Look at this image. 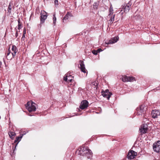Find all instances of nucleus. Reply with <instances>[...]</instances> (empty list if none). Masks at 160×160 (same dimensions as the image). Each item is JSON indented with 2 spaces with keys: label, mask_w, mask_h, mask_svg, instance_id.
<instances>
[{
  "label": "nucleus",
  "mask_w": 160,
  "mask_h": 160,
  "mask_svg": "<svg viewBox=\"0 0 160 160\" xmlns=\"http://www.w3.org/2000/svg\"><path fill=\"white\" fill-rule=\"evenodd\" d=\"M78 154L82 156H85L88 159H91L92 157V153L91 151L88 147H82L79 150Z\"/></svg>",
  "instance_id": "1"
},
{
  "label": "nucleus",
  "mask_w": 160,
  "mask_h": 160,
  "mask_svg": "<svg viewBox=\"0 0 160 160\" xmlns=\"http://www.w3.org/2000/svg\"><path fill=\"white\" fill-rule=\"evenodd\" d=\"M35 103L32 102H27L26 105V108L29 112L36 111V108L35 106Z\"/></svg>",
  "instance_id": "2"
},
{
  "label": "nucleus",
  "mask_w": 160,
  "mask_h": 160,
  "mask_svg": "<svg viewBox=\"0 0 160 160\" xmlns=\"http://www.w3.org/2000/svg\"><path fill=\"white\" fill-rule=\"evenodd\" d=\"M12 52H11L9 50V52L8 53V55H9V54H10L11 56H12L11 57H9L8 56V58L9 59H12V58H14L15 56L16 55V53L18 51V49L17 48L15 45H13L12 46Z\"/></svg>",
  "instance_id": "3"
},
{
  "label": "nucleus",
  "mask_w": 160,
  "mask_h": 160,
  "mask_svg": "<svg viewBox=\"0 0 160 160\" xmlns=\"http://www.w3.org/2000/svg\"><path fill=\"white\" fill-rule=\"evenodd\" d=\"M145 109H146L144 108V106L141 105L136 109V113L138 115H141L144 113Z\"/></svg>",
  "instance_id": "4"
},
{
  "label": "nucleus",
  "mask_w": 160,
  "mask_h": 160,
  "mask_svg": "<svg viewBox=\"0 0 160 160\" xmlns=\"http://www.w3.org/2000/svg\"><path fill=\"white\" fill-rule=\"evenodd\" d=\"M40 15H41L40 17V20L41 24L43 23L45 20L47 18V13L44 11H42L41 12Z\"/></svg>",
  "instance_id": "5"
},
{
  "label": "nucleus",
  "mask_w": 160,
  "mask_h": 160,
  "mask_svg": "<svg viewBox=\"0 0 160 160\" xmlns=\"http://www.w3.org/2000/svg\"><path fill=\"white\" fill-rule=\"evenodd\" d=\"M153 147L154 151L157 152L159 153L160 150V141H158L154 143Z\"/></svg>",
  "instance_id": "6"
},
{
  "label": "nucleus",
  "mask_w": 160,
  "mask_h": 160,
  "mask_svg": "<svg viewBox=\"0 0 160 160\" xmlns=\"http://www.w3.org/2000/svg\"><path fill=\"white\" fill-rule=\"evenodd\" d=\"M148 126L147 124H143L141 126L139 129L140 132L141 134H142L146 133L148 130Z\"/></svg>",
  "instance_id": "7"
},
{
  "label": "nucleus",
  "mask_w": 160,
  "mask_h": 160,
  "mask_svg": "<svg viewBox=\"0 0 160 160\" xmlns=\"http://www.w3.org/2000/svg\"><path fill=\"white\" fill-rule=\"evenodd\" d=\"M137 153L133 150H131L128 152L127 155V158L129 159L134 158L137 156Z\"/></svg>",
  "instance_id": "8"
},
{
  "label": "nucleus",
  "mask_w": 160,
  "mask_h": 160,
  "mask_svg": "<svg viewBox=\"0 0 160 160\" xmlns=\"http://www.w3.org/2000/svg\"><path fill=\"white\" fill-rule=\"evenodd\" d=\"M102 94L103 97L107 98L108 100H109L111 96L112 95V93L109 92L108 89H106L105 91L102 92Z\"/></svg>",
  "instance_id": "9"
},
{
  "label": "nucleus",
  "mask_w": 160,
  "mask_h": 160,
  "mask_svg": "<svg viewBox=\"0 0 160 160\" xmlns=\"http://www.w3.org/2000/svg\"><path fill=\"white\" fill-rule=\"evenodd\" d=\"M132 5V3L131 1H129L128 3H127L125 6L124 5L123 7V9L124 12L125 13L128 12L131 8V6Z\"/></svg>",
  "instance_id": "10"
},
{
  "label": "nucleus",
  "mask_w": 160,
  "mask_h": 160,
  "mask_svg": "<svg viewBox=\"0 0 160 160\" xmlns=\"http://www.w3.org/2000/svg\"><path fill=\"white\" fill-rule=\"evenodd\" d=\"M88 102L87 101L84 100L81 102L80 108L82 109H84L88 107Z\"/></svg>",
  "instance_id": "11"
},
{
  "label": "nucleus",
  "mask_w": 160,
  "mask_h": 160,
  "mask_svg": "<svg viewBox=\"0 0 160 160\" xmlns=\"http://www.w3.org/2000/svg\"><path fill=\"white\" fill-rule=\"evenodd\" d=\"M79 64L80 67H79V68L81 69V71L84 73H87V71L85 68L84 62L80 60L79 61Z\"/></svg>",
  "instance_id": "12"
},
{
  "label": "nucleus",
  "mask_w": 160,
  "mask_h": 160,
  "mask_svg": "<svg viewBox=\"0 0 160 160\" xmlns=\"http://www.w3.org/2000/svg\"><path fill=\"white\" fill-rule=\"evenodd\" d=\"M160 115V112L159 111L157 110H153L151 112L152 118H158V117Z\"/></svg>",
  "instance_id": "13"
},
{
  "label": "nucleus",
  "mask_w": 160,
  "mask_h": 160,
  "mask_svg": "<svg viewBox=\"0 0 160 160\" xmlns=\"http://www.w3.org/2000/svg\"><path fill=\"white\" fill-rule=\"evenodd\" d=\"M135 78L132 77L124 76L122 78V80L123 82H131L134 80Z\"/></svg>",
  "instance_id": "14"
},
{
  "label": "nucleus",
  "mask_w": 160,
  "mask_h": 160,
  "mask_svg": "<svg viewBox=\"0 0 160 160\" xmlns=\"http://www.w3.org/2000/svg\"><path fill=\"white\" fill-rule=\"evenodd\" d=\"M119 38L118 37H115L110 40L108 42H106V44L108 45L110 44H113L116 42L118 40Z\"/></svg>",
  "instance_id": "15"
},
{
  "label": "nucleus",
  "mask_w": 160,
  "mask_h": 160,
  "mask_svg": "<svg viewBox=\"0 0 160 160\" xmlns=\"http://www.w3.org/2000/svg\"><path fill=\"white\" fill-rule=\"evenodd\" d=\"M72 16V15L71 13L68 12L63 18V22L65 23L67 22V20H68L70 17Z\"/></svg>",
  "instance_id": "16"
},
{
  "label": "nucleus",
  "mask_w": 160,
  "mask_h": 160,
  "mask_svg": "<svg viewBox=\"0 0 160 160\" xmlns=\"http://www.w3.org/2000/svg\"><path fill=\"white\" fill-rule=\"evenodd\" d=\"M12 5L13 4L11 2L9 3L8 8V13H9V14H10L11 12Z\"/></svg>",
  "instance_id": "17"
},
{
  "label": "nucleus",
  "mask_w": 160,
  "mask_h": 160,
  "mask_svg": "<svg viewBox=\"0 0 160 160\" xmlns=\"http://www.w3.org/2000/svg\"><path fill=\"white\" fill-rule=\"evenodd\" d=\"M8 134L12 139H14V137H13L15 136L16 135V133L13 132H8Z\"/></svg>",
  "instance_id": "18"
},
{
  "label": "nucleus",
  "mask_w": 160,
  "mask_h": 160,
  "mask_svg": "<svg viewBox=\"0 0 160 160\" xmlns=\"http://www.w3.org/2000/svg\"><path fill=\"white\" fill-rule=\"evenodd\" d=\"M99 2H95L93 5V8L94 9H97L99 5Z\"/></svg>",
  "instance_id": "19"
},
{
  "label": "nucleus",
  "mask_w": 160,
  "mask_h": 160,
  "mask_svg": "<svg viewBox=\"0 0 160 160\" xmlns=\"http://www.w3.org/2000/svg\"><path fill=\"white\" fill-rule=\"evenodd\" d=\"M115 16V14H114L111 17L110 19L109 20V21H110V23L111 24L112 23H113V22L114 21Z\"/></svg>",
  "instance_id": "20"
},
{
  "label": "nucleus",
  "mask_w": 160,
  "mask_h": 160,
  "mask_svg": "<svg viewBox=\"0 0 160 160\" xmlns=\"http://www.w3.org/2000/svg\"><path fill=\"white\" fill-rule=\"evenodd\" d=\"M53 24L54 26H55L56 24V18L55 16V14H54L53 15Z\"/></svg>",
  "instance_id": "21"
},
{
  "label": "nucleus",
  "mask_w": 160,
  "mask_h": 160,
  "mask_svg": "<svg viewBox=\"0 0 160 160\" xmlns=\"http://www.w3.org/2000/svg\"><path fill=\"white\" fill-rule=\"evenodd\" d=\"M20 141H19V140L18 139V138H16V139H15V141H14V142L15 143H16V146L15 147V148H16V147L17 146V145H18V142H19Z\"/></svg>",
  "instance_id": "22"
},
{
  "label": "nucleus",
  "mask_w": 160,
  "mask_h": 160,
  "mask_svg": "<svg viewBox=\"0 0 160 160\" xmlns=\"http://www.w3.org/2000/svg\"><path fill=\"white\" fill-rule=\"evenodd\" d=\"M92 52L95 55H96L98 54V52L97 50H93L92 51Z\"/></svg>",
  "instance_id": "23"
},
{
  "label": "nucleus",
  "mask_w": 160,
  "mask_h": 160,
  "mask_svg": "<svg viewBox=\"0 0 160 160\" xmlns=\"http://www.w3.org/2000/svg\"><path fill=\"white\" fill-rule=\"evenodd\" d=\"M68 74H67L66 76V77H64V80L65 81H68Z\"/></svg>",
  "instance_id": "24"
},
{
  "label": "nucleus",
  "mask_w": 160,
  "mask_h": 160,
  "mask_svg": "<svg viewBox=\"0 0 160 160\" xmlns=\"http://www.w3.org/2000/svg\"><path fill=\"white\" fill-rule=\"evenodd\" d=\"M113 11V8L112 6V5H111L110 7V8L109 9V11Z\"/></svg>",
  "instance_id": "25"
},
{
  "label": "nucleus",
  "mask_w": 160,
  "mask_h": 160,
  "mask_svg": "<svg viewBox=\"0 0 160 160\" xmlns=\"http://www.w3.org/2000/svg\"><path fill=\"white\" fill-rule=\"evenodd\" d=\"M22 27V24H18V29L19 30Z\"/></svg>",
  "instance_id": "26"
},
{
  "label": "nucleus",
  "mask_w": 160,
  "mask_h": 160,
  "mask_svg": "<svg viewBox=\"0 0 160 160\" xmlns=\"http://www.w3.org/2000/svg\"><path fill=\"white\" fill-rule=\"evenodd\" d=\"M58 0H55L54 3H55V4L56 5H58Z\"/></svg>",
  "instance_id": "27"
},
{
  "label": "nucleus",
  "mask_w": 160,
  "mask_h": 160,
  "mask_svg": "<svg viewBox=\"0 0 160 160\" xmlns=\"http://www.w3.org/2000/svg\"><path fill=\"white\" fill-rule=\"evenodd\" d=\"M8 56L9 57H12V56H11V55L10 54H9V55H8V53L7 54L6 58H7V59L8 60H11V59H9L8 58Z\"/></svg>",
  "instance_id": "28"
},
{
  "label": "nucleus",
  "mask_w": 160,
  "mask_h": 160,
  "mask_svg": "<svg viewBox=\"0 0 160 160\" xmlns=\"http://www.w3.org/2000/svg\"><path fill=\"white\" fill-rule=\"evenodd\" d=\"M113 11H109V14L108 16H110L113 14Z\"/></svg>",
  "instance_id": "29"
},
{
  "label": "nucleus",
  "mask_w": 160,
  "mask_h": 160,
  "mask_svg": "<svg viewBox=\"0 0 160 160\" xmlns=\"http://www.w3.org/2000/svg\"><path fill=\"white\" fill-rule=\"evenodd\" d=\"M72 79H68V80L67 82H72Z\"/></svg>",
  "instance_id": "30"
},
{
  "label": "nucleus",
  "mask_w": 160,
  "mask_h": 160,
  "mask_svg": "<svg viewBox=\"0 0 160 160\" xmlns=\"http://www.w3.org/2000/svg\"><path fill=\"white\" fill-rule=\"evenodd\" d=\"M23 34H25L26 33V29H25V28H24L23 31Z\"/></svg>",
  "instance_id": "31"
},
{
  "label": "nucleus",
  "mask_w": 160,
  "mask_h": 160,
  "mask_svg": "<svg viewBox=\"0 0 160 160\" xmlns=\"http://www.w3.org/2000/svg\"><path fill=\"white\" fill-rule=\"evenodd\" d=\"M18 36V31L17 30L16 32V34H15V36L17 38V37Z\"/></svg>",
  "instance_id": "32"
},
{
  "label": "nucleus",
  "mask_w": 160,
  "mask_h": 160,
  "mask_svg": "<svg viewBox=\"0 0 160 160\" xmlns=\"http://www.w3.org/2000/svg\"><path fill=\"white\" fill-rule=\"evenodd\" d=\"M97 51H98V53L100 52L101 51H102V50L101 49L99 48L97 49Z\"/></svg>",
  "instance_id": "33"
},
{
  "label": "nucleus",
  "mask_w": 160,
  "mask_h": 160,
  "mask_svg": "<svg viewBox=\"0 0 160 160\" xmlns=\"http://www.w3.org/2000/svg\"><path fill=\"white\" fill-rule=\"evenodd\" d=\"M18 24H21L20 22V18H18Z\"/></svg>",
  "instance_id": "34"
},
{
  "label": "nucleus",
  "mask_w": 160,
  "mask_h": 160,
  "mask_svg": "<svg viewBox=\"0 0 160 160\" xmlns=\"http://www.w3.org/2000/svg\"><path fill=\"white\" fill-rule=\"evenodd\" d=\"M23 134H20V138H22L23 137Z\"/></svg>",
  "instance_id": "35"
},
{
  "label": "nucleus",
  "mask_w": 160,
  "mask_h": 160,
  "mask_svg": "<svg viewBox=\"0 0 160 160\" xmlns=\"http://www.w3.org/2000/svg\"><path fill=\"white\" fill-rule=\"evenodd\" d=\"M17 138L18 139L19 141H21V138H20V137H17Z\"/></svg>",
  "instance_id": "36"
},
{
  "label": "nucleus",
  "mask_w": 160,
  "mask_h": 160,
  "mask_svg": "<svg viewBox=\"0 0 160 160\" xmlns=\"http://www.w3.org/2000/svg\"><path fill=\"white\" fill-rule=\"evenodd\" d=\"M2 65V62L1 61H0V68H1Z\"/></svg>",
  "instance_id": "37"
},
{
  "label": "nucleus",
  "mask_w": 160,
  "mask_h": 160,
  "mask_svg": "<svg viewBox=\"0 0 160 160\" xmlns=\"http://www.w3.org/2000/svg\"><path fill=\"white\" fill-rule=\"evenodd\" d=\"M25 37V34H23L22 38H24Z\"/></svg>",
  "instance_id": "38"
},
{
  "label": "nucleus",
  "mask_w": 160,
  "mask_h": 160,
  "mask_svg": "<svg viewBox=\"0 0 160 160\" xmlns=\"http://www.w3.org/2000/svg\"><path fill=\"white\" fill-rule=\"evenodd\" d=\"M22 134H23V135H25L26 134V133L25 132H23V133Z\"/></svg>",
  "instance_id": "39"
},
{
  "label": "nucleus",
  "mask_w": 160,
  "mask_h": 160,
  "mask_svg": "<svg viewBox=\"0 0 160 160\" xmlns=\"http://www.w3.org/2000/svg\"><path fill=\"white\" fill-rule=\"evenodd\" d=\"M95 83L94 84V85H95Z\"/></svg>",
  "instance_id": "40"
}]
</instances>
